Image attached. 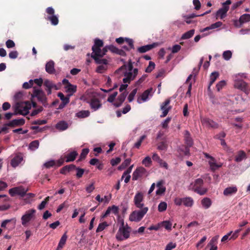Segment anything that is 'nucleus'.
I'll use <instances>...</instances> for the list:
<instances>
[{
  "label": "nucleus",
  "instance_id": "52",
  "mask_svg": "<svg viewBox=\"0 0 250 250\" xmlns=\"http://www.w3.org/2000/svg\"><path fill=\"white\" fill-rule=\"evenodd\" d=\"M131 162L130 159H125L124 162L122 164V165L119 167L118 169L119 170H122L124 168H125L126 167L130 165Z\"/></svg>",
  "mask_w": 250,
  "mask_h": 250
},
{
  "label": "nucleus",
  "instance_id": "59",
  "mask_svg": "<svg viewBox=\"0 0 250 250\" xmlns=\"http://www.w3.org/2000/svg\"><path fill=\"white\" fill-rule=\"evenodd\" d=\"M151 163V158L149 156L146 157L142 161V164L146 167H149Z\"/></svg>",
  "mask_w": 250,
  "mask_h": 250
},
{
  "label": "nucleus",
  "instance_id": "22",
  "mask_svg": "<svg viewBox=\"0 0 250 250\" xmlns=\"http://www.w3.org/2000/svg\"><path fill=\"white\" fill-rule=\"evenodd\" d=\"M25 124L24 119H14L10 121L7 124V125L10 127H14L17 126H21Z\"/></svg>",
  "mask_w": 250,
  "mask_h": 250
},
{
  "label": "nucleus",
  "instance_id": "46",
  "mask_svg": "<svg viewBox=\"0 0 250 250\" xmlns=\"http://www.w3.org/2000/svg\"><path fill=\"white\" fill-rule=\"evenodd\" d=\"M246 153L243 151H240L235 157V161L237 162H241L246 158Z\"/></svg>",
  "mask_w": 250,
  "mask_h": 250
},
{
  "label": "nucleus",
  "instance_id": "7",
  "mask_svg": "<svg viewBox=\"0 0 250 250\" xmlns=\"http://www.w3.org/2000/svg\"><path fill=\"white\" fill-rule=\"evenodd\" d=\"M155 90L152 88H149L146 90L139 97L137 98V102L139 104H142L148 101L151 97Z\"/></svg>",
  "mask_w": 250,
  "mask_h": 250
},
{
  "label": "nucleus",
  "instance_id": "26",
  "mask_svg": "<svg viewBox=\"0 0 250 250\" xmlns=\"http://www.w3.org/2000/svg\"><path fill=\"white\" fill-rule=\"evenodd\" d=\"M23 160V157L21 154L16 155L11 161V165L16 167H17Z\"/></svg>",
  "mask_w": 250,
  "mask_h": 250
},
{
  "label": "nucleus",
  "instance_id": "34",
  "mask_svg": "<svg viewBox=\"0 0 250 250\" xmlns=\"http://www.w3.org/2000/svg\"><path fill=\"white\" fill-rule=\"evenodd\" d=\"M65 88L66 91L68 93L69 96H72L77 91V86L72 84H69L68 85H65Z\"/></svg>",
  "mask_w": 250,
  "mask_h": 250
},
{
  "label": "nucleus",
  "instance_id": "29",
  "mask_svg": "<svg viewBox=\"0 0 250 250\" xmlns=\"http://www.w3.org/2000/svg\"><path fill=\"white\" fill-rule=\"evenodd\" d=\"M54 65L55 63L53 61L48 62L45 65V71L50 74H54L56 72Z\"/></svg>",
  "mask_w": 250,
  "mask_h": 250
},
{
  "label": "nucleus",
  "instance_id": "54",
  "mask_svg": "<svg viewBox=\"0 0 250 250\" xmlns=\"http://www.w3.org/2000/svg\"><path fill=\"white\" fill-rule=\"evenodd\" d=\"M137 92V89H134L129 94L128 97V101L129 102H131L133 101L134 97Z\"/></svg>",
  "mask_w": 250,
  "mask_h": 250
},
{
  "label": "nucleus",
  "instance_id": "43",
  "mask_svg": "<svg viewBox=\"0 0 250 250\" xmlns=\"http://www.w3.org/2000/svg\"><path fill=\"white\" fill-rule=\"evenodd\" d=\"M194 32L195 30L194 29H191L183 34L181 37V39L183 40L189 39L193 36Z\"/></svg>",
  "mask_w": 250,
  "mask_h": 250
},
{
  "label": "nucleus",
  "instance_id": "36",
  "mask_svg": "<svg viewBox=\"0 0 250 250\" xmlns=\"http://www.w3.org/2000/svg\"><path fill=\"white\" fill-rule=\"evenodd\" d=\"M108 50H110L112 53L117 54L118 48L113 45H106L103 48V54H106Z\"/></svg>",
  "mask_w": 250,
  "mask_h": 250
},
{
  "label": "nucleus",
  "instance_id": "4",
  "mask_svg": "<svg viewBox=\"0 0 250 250\" xmlns=\"http://www.w3.org/2000/svg\"><path fill=\"white\" fill-rule=\"evenodd\" d=\"M131 229L129 226L125 228H119L116 234V238L118 241H122L128 239L130 237Z\"/></svg>",
  "mask_w": 250,
  "mask_h": 250
},
{
  "label": "nucleus",
  "instance_id": "37",
  "mask_svg": "<svg viewBox=\"0 0 250 250\" xmlns=\"http://www.w3.org/2000/svg\"><path fill=\"white\" fill-rule=\"evenodd\" d=\"M67 239V236L66 235V233L65 232L61 238L56 250H60L63 247L65 244Z\"/></svg>",
  "mask_w": 250,
  "mask_h": 250
},
{
  "label": "nucleus",
  "instance_id": "60",
  "mask_svg": "<svg viewBox=\"0 0 250 250\" xmlns=\"http://www.w3.org/2000/svg\"><path fill=\"white\" fill-rule=\"evenodd\" d=\"M176 243H173L172 242L168 243L166 248L165 250H172L173 249H175L176 247Z\"/></svg>",
  "mask_w": 250,
  "mask_h": 250
},
{
  "label": "nucleus",
  "instance_id": "8",
  "mask_svg": "<svg viewBox=\"0 0 250 250\" xmlns=\"http://www.w3.org/2000/svg\"><path fill=\"white\" fill-rule=\"evenodd\" d=\"M46 12L49 15L45 18V19L51 22L53 25H57L59 23L58 17L55 15V10L52 7H47L46 9Z\"/></svg>",
  "mask_w": 250,
  "mask_h": 250
},
{
  "label": "nucleus",
  "instance_id": "64",
  "mask_svg": "<svg viewBox=\"0 0 250 250\" xmlns=\"http://www.w3.org/2000/svg\"><path fill=\"white\" fill-rule=\"evenodd\" d=\"M167 147V144L165 142H161L157 146V148L160 150H166Z\"/></svg>",
  "mask_w": 250,
  "mask_h": 250
},
{
  "label": "nucleus",
  "instance_id": "40",
  "mask_svg": "<svg viewBox=\"0 0 250 250\" xmlns=\"http://www.w3.org/2000/svg\"><path fill=\"white\" fill-rule=\"evenodd\" d=\"M222 25V22L221 21H217L214 23L212 24L210 26L207 27L203 29L201 32H205L210 29H214L220 27Z\"/></svg>",
  "mask_w": 250,
  "mask_h": 250
},
{
  "label": "nucleus",
  "instance_id": "6",
  "mask_svg": "<svg viewBox=\"0 0 250 250\" xmlns=\"http://www.w3.org/2000/svg\"><path fill=\"white\" fill-rule=\"evenodd\" d=\"M204 181L201 178L196 179L191 184L193 190L198 194L202 195L207 192V188L203 186Z\"/></svg>",
  "mask_w": 250,
  "mask_h": 250
},
{
  "label": "nucleus",
  "instance_id": "41",
  "mask_svg": "<svg viewBox=\"0 0 250 250\" xmlns=\"http://www.w3.org/2000/svg\"><path fill=\"white\" fill-rule=\"evenodd\" d=\"M160 228L164 227L166 229L170 231L172 229V223L170 221H164L160 223Z\"/></svg>",
  "mask_w": 250,
  "mask_h": 250
},
{
  "label": "nucleus",
  "instance_id": "19",
  "mask_svg": "<svg viewBox=\"0 0 250 250\" xmlns=\"http://www.w3.org/2000/svg\"><path fill=\"white\" fill-rule=\"evenodd\" d=\"M146 170L143 167H137L133 172L132 174V180H137L146 173Z\"/></svg>",
  "mask_w": 250,
  "mask_h": 250
},
{
  "label": "nucleus",
  "instance_id": "17",
  "mask_svg": "<svg viewBox=\"0 0 250 250\" xmlns=\"http://www.w3.org/2000/svg\"><path fill=\"white\" fill-rule=\"evenodd\" d=\"M250 21V14H244L242 15L239 18L238 21H235L234 25L235 26L240 27L243 24L247 23Z\"/></svg>",
  "mask_w": 250,
  "mask_h": 250
},
{
  "label": "nucleus",
  "instance_id": "11",
  "mask_svg": "<svg viewBox=\"0 0 250 250\" xmlns=\"http://www.w3.org/2000/svg\"><path fill=\"white\" fill-rule=\"evenodd\" d=\"M27 189H25L22 186H19L12 188L9 190V193L12 197L19 195L23 197L27 192Z\"/></svg>",
  "mask_w": 250,
  "mask_h": 250
},
{
  "label": "nucleus",
  "instance_id": "14",
  "mask_svg": "<svg viewBox=\"0 0 250 250\" xmlns=\"http://www.w3.org/2000/svg\"><path fill=\"white\" fill-rule=\"evenodd\" d=\"M170 102V100L167 99L161 104V109L162 110V114L160 115L161 118L166 117L171 109V107L169 105Z\"/></svg>",
  "mask_w": 250,
  "mask_h": 250
},
{
  "label": "nucleus",
  "instance_id": "44",
  "mask_svg": "<svg viewBox=\"0 0 250 250\" xmlns=\"http://www.w3.org/2000/svg\"><path fill=\"white\" fill-rule=\"evenodd\" d=\"M90 112L88 110H82L77 112L76 116L80 118H83L89 116Z\"/></svg>",
  "mask_w": 250,
  "mask_h": 250
},
{
  "label": "nucleus",
  "instance_id": "15",
  "mask_svg": "<svg viewBox=\"0 0 250 250\" xmlns=\"http://www.w3.org/2000/svg\"><path fill=\"white\" fill-rule=\"evenodd\" d=\"M84 100L90 104L91 108H94V91L92 90H88L83 95Z\"/></svg>",
  "mask_w": 250,
  "mask_h": 250
},
{
  "label": "nucleus",
  "instance_id": "13",
  "mask_svg": "<svg viewBox=\"0 0 250 250\" xmlns=\"http://www.w3.org/2000/svg\"><path fill=\"white\" fill-rule=\"evenodd\" d=\"M204 155L205 157L208 159V164L209 165L210 168L212 170H215L218 168L221 167L222 164L220 163H217L216 160L213 157L210 156L207 153H204Z\"/></svg>",
  "mask_w": 250,
  "mask_h": 250
},
{
  "label": "nucleus",
  "instance_id": "30",
  "mask_svg": "<svg viewBox=\"0 0 250 250\" xmlns=\"http://www.w3.org/2000/svg\"><path fill=\"white\" fill-rule=\"evenodd\" d=\"M78 155V153L76 151H73L68 153L64 156L65 159V162L68 163L74 161Z\"/></svg>",
  "mask_w": 250,
  "mask_h": 250
},
{
  "label": "nucleus",
  "instance_id": "18",
  "mask_svg": "<svg viewBox=\"0 0 250 250\" xmlns=\"http://www.w3.org/2000/svg\"><path fill=\"white\" fill-rule=\"evenodd\" d=\"M165 182L161 180L156 183L157 189L156 190V194L159 196L164 195L166 192V188L164 186Z\"/></svg>",
  "mask_w": 250,
  "mask_h": 250
},
{
  "label": "nucleus",
  "instance_id": "45",
  "mask_svg": "<svg viewBox=\"0 0 250 250\" xmlns=\"http://www.w3.org/2000/svg\"><path fill=\"white\" fill-rule=\"evenodd\" d=\"M43 85L45 87H49V88L54 89L55 90H58L59 89L56 84L48 80H46L44 82Z\"/></svg>",
  "mask_w": 250,
  "mask_h": 250
},
{
  "label": "nucleus",
  "instance_id": "58",
  "mask_svg": "<svg viewBox=\"0 0 250 250\" xmlns=\"http://www.w3.org/2000/svg\"><path fill=\"white\" fill-rule=\"evenodd\" d=\"M49 200V196L46 197L44 199V200H43L41 202V203L39 205L38 209H40V210L42 209L45 207V205H46V204L48 202Z\"/></svg>",
  "mask_w": 250,
  "mask_h": 250
},
{
  "label": "nucleus",
  "instance_id": "21",
  "mask_svg": "<svg viewBox=\"0 0 250 250\" xmlns=\"http://www.w3.org/2000/svg\"><path fill=\"white\" fill-rule=\"evenodd\" d=\"M237 192V188L235 186L227 187L223 191V194L225 196H231Z\"/></svg>",
  "mask_w": 250,
  "mask_h": 250
},
{
  "label": "nucleus",
  "instance_id": "16",
  "mask_svg": "<svg viewBox=\"0 0 250 250\" xmlns=\"http://www.w3.org/2000/svg\"><path fill=\"white\" fill-rule=\"evenodd\" d=\"M201 122L202 124L207 127L216 128L218 127V124L213 120L208 118H201Z\"/></svg>",
  "mask_w": 250,
  "mask_h": 250
},
{
  "label": "nucleus",
  "instance_id": "9",
  "mask_svg": "<svg viewBox=\"0 0 250 250\" xmlns=\"http://www.w3.org/2000/svg\"><path fill=\"white\" fill-rule=\"evenodd\" d=\"M32 97H36L38 101L41 102L44 106H46L47 104V98L44 92L41 90L35 89L32 95Z\"/></svg>",
  "mask_w": 250,
  "mask_h": 250
},
{
  "label": "nucleus",
  "instance_id": "62",
  "mask_svg": "<svg viewBox=\"0 0 250 250\" xmlns=\"http://www.w3.org/2000/svg\"><path fill=\"white\" fill-rule=\"evenodd\" d=\"M181 47L179 44H175L172 48L169 47L168 49H171L172 53H176L180 50Z\"/></svg>",
  "mask_w": 250,
  "mask_h": 250
},
{
  "label": "nucleus",
  "instance_id": "57",
  "mask_svg": "<svg viewBox=\"0 0 250 250\" xmlns=\"http://www.w3.org/2000/svg\"><path fill=\"white\" fill-rule=\"evenodd\" d=\"M155 64L153 62H149L148 66L146 69V72L147 73L151 72L155 68Z\"/></svg>",
  "mask_w": 250,
  "mask_h": 250
},
{
  "label": "nucleus",
  "instance_id": "32",
  "mask_svg": "<svg viewBox=\"0 0 250 250\" xmlns=\"http://www.w3.org/2000/svg\"><path fill=\"white\" fill-rule=\"evenodd\" d=\"M229 9V6H223L222 8L219 9L217 12V16L220 17V19H223L226 15Z\"/></svg>",
  "mask_w": 250,
  "mask_h": 250
},
{
  "label": "nucleus",
  "instance_id": "12",
  "mask_svg": "<svg viewBox=\"0 0 250 250\" xmlns=\"http://www.w3.org/2000/svg\"><path fill=\"white\" fill-rule=\"evenodd\" d=\"M134 203L135 207L138 208H146L144 203V196L142 193L138 192L134 197Z\"/></svg>",
  "mask_w": 250,
  "mask_h": 250
},
{
  "label": "nucleus",
  "instance_id": "50",
  "mask_svg": "<svg viewBox=\"0 0 250 250\" xmlns=\"http://www.w3.org/2000/svg\"><path fill=\"white\" fill-rule=\"evenodd\" d=\"M167 203L165 202H161L158 206V210L159 212H163L167 208Z\"/></svg>",
  "mask_w": 250,
  "mask_h": 250
},
{
  "label": "nucleus",
  "instance_id": "63",
  "mask_svg": "<svg viewBox=\"0 0 250 250\" xmlns=\"http://www.w3.org/2000/svg\"><path fill=\"white\" fill-rule=\"evenodd\" d=\"M171 119V118L170 117H167L166 120H165L161 124L162 127L164 128H167Z\"/></svg>",
  "mask_w": 250,
  "mask_h": 250
},
{
  "label": "nucleus",
  "instance_id": "31",
  "mask_svg": "<svg viewBox=\"0 0 250 250\" xmlns=\"http://www.w3.org/2000/svg\"><path fill=\"white\" fill-rule=\"evenodd\" d=\"M104 45L103 41L99 39H95V53L103 52V49L101 47Z\"/></svg>",
  "mask_w": 250,
  "mask_h": 250
},
{
  "label": "nucleus",
  "instance_id": "47",
  "mask_svg": "<svg viewBox=\"0 0 250 250\" xmlns=\"http://www.w3.org/2000/svg\"><path fill=\"white\" fill-rule=\"evenodd\" d=\"M219 76V74L217 72H212L210 76V83L209 84L208 88L213 84V83L215 81L217 77Z\"/></svg>",
  "mask_w": 250,
  "mask_h": 250
},
{
  "label": "nucleus",
  "instance_id": "42",
  "mask_svg": "<svg viewBox=\"0 0 250 250\" xmlns=\"http://www.w3.org/2000/svg\"><path fill=\"white\" fill-rule=\"evenodd\" d=\"M58 96L60 98L64 104H67L69 102L70 96H69L68 94L65 97L62 93L59 92L58 93Z\"/></svg>",
  "mask_w": 250,
  "mask_h": 250
},
{
  "label": "nucleus",
  "instance_id": "1",
  "mask_svg": "<svg viewBox=\"0 0 250 250\" xmlns=\"http://www.w3.org/2000/svg\"><path fill=\"white\" fill-rule=\"evenodd\" d=\"M103 53V51L95 53V63L98 65L96 71L99 73H103L106 70L109 62V58H104L105 54Z\"/></svg>",
  "mask_w": 250,
  "mask_h": 250
},
{
  "label": "nucleus",
  "instance_id": "2",
  "mask_svg": "<svg viewBox=\"0 0 250 250\" xmlns=\"http://www.w3.org/2000/svg\"><path fill=\"white\" fill-rule=\"evenodd\" d=\"M117 71L122 73L124 76V78L123 79L124 83H130L131 81L135 78L138 73L137 68H124L122 71L117 70Z\"/></svg>",
  "mask_w": 250,
  "mask_h": 250
},
{
  "label": "nucleus",
  "instance_id": "38",
  "mask_svg": "<svg viewBox=\"0 0 250 250\" xmlns=\"http://www.w3.org/2000/svg\"><path fill=\"white\" fill-rule=\"evenodd\" d=\"M218 239V236L213 237L209 241L208 245L210 247L209 250H217V247L216 246L217 241Z\"/></svg>",
  "mask_w": 250,
  "mask_h": 250
},
{
  "label": "nucleus",
  "instance_id": "56",
  "mask_svg": "<svg viewBox=\"0 0 250 250\" xmlns=\"http://www.w3.org/2000/svg\"><path fill=\"white\" fill-rule=\"evenodd\" d=\"M108 226V225L106 222H104L101 224H100L96 229L97 232H100L103 231L104 229H105L106 227Z\"/></svg>",
  "mask_w": 250,
  "mask_h": 250
},
{
  "label": "nucleus",
  "instance_id": "55",
  "mask_svg": "<svg viewBox=\"0 0 250 250\" xmlns=\"http://www.w3.org/2000/svg\"><path fill=\"white\" fill-rule=\"evenodd\" d=\"M39 146V142L38 140L32 141L29 144V148L31 149L34 150L38 148Z\"/></svg>",
  "mask_w": 250,
  "mask_h": 250
},
{
  "label": "nucleus",
  "instance_id": "3",
  "mask_svg": "<svg viewBox=\"0 0 250 250\" xmlns=\"http://www.w3.org/2000/svg\"><path fill=\"white\" fill-rule=\"evenodd\" d=\"M139 209L140 210H136L131 213L129 216V221L136 222L140 221L148 210V207Z\"/></svg>",
  "mask_w": 250,
  "mask_h": 250
},
{
  "label": "nucleus",
  "instance_id": "49",
  "mask_svg": "<svg viewBox=\"0 0 250 250\" xmlns=\"http://www.w3.org/2000/svg\"><path fill=\"white\" fill-rule=\"evenodd\" d=\"M124 68L133 69V62H132L131 59L128 60L127 64H124L118 69V71H122V70L124 69Z\"/></svg>",
  "mask_w": 250,
  "mask_h": 250
},
{
  "label": "nucleus",
  "instance_id": "51",
  "mask_svg": "<svg viewBox=\"0 0 250 250\" xmlns=\"http://www.w3.org/2000/svg\"><path fill=\"white\" fill-rule=\"evenodd\" d=\"M89 152V149L88 148H84L82 150V152L80 155V158L78 161H81L84 159L86 155Z\"/></svg>",
  "mask_w": 250,
  "mask_h": 250
},
{
  "label": "nucleus",
  "instance_id": "35",
  "mask_svg": "<svg viewBox=\"0 0 250 250\" xmlns=\"http://www.w3.org/2000/svg\"><path fill=\"white\" fill-rule=\"evenodd\" d=\"M75 168L76 166L74 165H67L61 169L60 173L62 174H66L67 172L75 169Z\"/></svg>",
  "mask_w": 250,
  "mask_h": 250
},
{
  "label": "nucleus",
  "instance_id": "39",
  "mask_svg": "<svg viewBox=\"0 0 250 250\" xmlns=\"http://www.w3.org/2000/svg\"><path fill=\"white\" fill-rule=\"evenodd\" d=\"M55 127L57 129L63 131L68 128V124L65 121H60L56 125Z\"/></svg>",
  "mask_w": 250,
  "mask_h": 250
},
{
  "label": "nucleus",
  "instance_id": "53",
  "mask_svg": "<svg viewBox=\"0 0 250 250\" xmlns=\"http://www.w3.org/2000/svg\"><path fill=\"white\" fill-rule=\"evenodd\" d=\"M232 57V53L229 50H227L223 52V58L226 61L229 60Z\"/></svg>",
  "mask_w": 250,
  "mask_h": 250
},
{
  "label": "nucleus",
  "instance_id": "48",
  "mask_svg": "<svg viewBox=\"0 0 250 250\" xmlns=\"http://www.w3.org/2000/svg\"><path fill=\"white\" fill-rule=\"evenodd\" d=\"M56 162L55 160H50L46 162L43 164V166L46 168H50L51 167L56 168Z\"/></svg>",
  "mask_w": 250,
  "mask_h": 250
},
{
  "label": "nucleus",
  "instance_id": "20",
  "mask_svg": "<svg viewBox=\"0 0 250 250\" xmlns=\"http://www.w3.org/2000/svg\"><path fill=\"white\" fill-rule=\"evenodd\" d=\"M234 85L236 87L248 93V87L247 83L243 81L235 80Z\"/></svg>",
  "mask_w": 250,
  "mask_h": 250
},
{
  "label": "nucleus",
  "instance_id": "24",
  "mask_svg": "<svg viewBox=\"0 0 250 250\" xmlns=\"http://www.w3.org/2000/svg\"><path fill=\"white\" fill-rule=\"evenodd\" d=\"M158 43H153L151 44H148L144 46H141L138 48V51L140 53H145L151 49L156 47L158 45Z\"/></svg>",
  "mask_w": 250,
  "mask_h": 250
},
{
  "label": "nucleus",
  "instance_id": "27",
  "mask_svg": "<svg viewBox=\"0 0 250 250\" xmlns=\"http://www.w3.org/2000/svg\"><path fill=\"white\" fill-rule=\"evenodd\" d=\"M133 167V165H131L126 170H125L123 174L122 175L121 180L122 181L124 178H125L124 182L125 183H127L129 182L130 179V173H131L132 168Z\"/></svg>",
  "mask_w": 250,
  "mask_h": 250
},
{
  "label": "nucleus",
  "instance_id": "25",
  "mask_svg": "<svg viewBox=\"0 0 250 250\" xmlns=\"http://www.w3.org/2000/svg\"><path fill=\"white\" fill-rule=\"evenodd\" d=\"M17 108H19L20 111H19V114L25 116L29 113L28 111V108L26 107L24 103L23 102L18 103L16 104Z\"/></svg>",
  "mask_w": 250,
  "mask_h": 250
},
{
  "label": "nucleus",
  "instance_id": "28",
  "mask_svg": "<svg viewBox=\"0 0 250 250\" xmlns=\"http://www.w3.org/2000/svg\"><path fill=\"white\" fill-rule=\"evenodd\" d=\"M111 198V194L108 195H104V197H101L100 195H98L96 197V199L99 203L103 204L104 205L108 204L110 201Z\"/></svg>",
  "mask_w": 250,
  "mask_h": 250
},
{
  "label": "nucleus",
  "instance_id": "61",
  "mask_svg": "<svg viewBox=\"0 0 250 250\" xmlns=\"http://www.w3.org/2000/svg\"><path fill=\"white\" fill-rule=\"evenodd\" d=\"M146 137V136L145 135L142 136L140 139L135 143L134 146L137 148H139L143 141L145 139Z\"/></svg>",
  "mask_w": 250,
  "mask_h": 250
},
{
  "label": "nucleus",
  "instance_id": "23",
  "mask_svg": "<svg viewBox=\"0 0 250 250\" xmlns=\"http://www.w3.org/2000/svg\"><path fill=\"white\" fill-rule=\"evenodd\" d=\"M127 95V93L125 91L122 93L118 97L115 102L114 103V105L116 107H119L125 101Z\"/></svg>",
  "mask_w": 250,
  "mask_h": 250
},
{
  "label": "nucleus",
  "instance_id": "33",
  "mask_svg": "<svg viewBox=\"0 0 250 250\" xmlns=\"http://www.w3.org/2000/svg\"><path fill=\"white\" fill-rule=\"evenodd\" d=\"M201 205L205 209H208L212 204L211 199L208 197H205L201 201Z\"/></svg>",
  "mask_w": 250,
  "mask_h": 250
},
{
  "label": "nucleus",
  "instance_id": "10",
  "mask_svg": "<svg viewBox=\"0 0 250 250\" xmlns=\"http://www.w3.org/2000/svg\"><path fill=\"white\" fill-rule=\"evenodd\" d=\"M36 212V210L35 209H31L26 211L21 218L22 225L25 226L27 223L34 218Z\"/></svg>",
  "mask_w": 250,
  "mask_h": 250
},
{
  "label": "nucleus",
  "instance_id": "5",
  "mask_svg": "<svg viewBox=\"0 0 250 250\" xmlns=\"http://www.w3.org/2000/svg\"><path fill=\"white\" fill-rule=\"evenodd\" d=\"M194 202L193 199L191 197H176L174 199V203L176 206L183 205L187 208H191L193 206Z\"/></svg>",
  "mask_w": 250,
  "mask_h": 250
}]
</instances>
